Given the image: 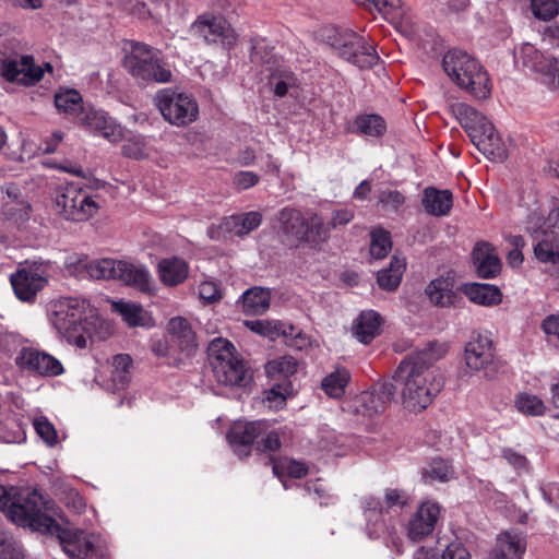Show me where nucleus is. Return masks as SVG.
Masks as SVG:
<instances>
[{
	"instance_id": "nucleus-25",
	"label": "nucleus",
	"mask_w": 559,
	"mask_h": 559,
	"mask_svg": "<svg viewBox=\"0 0 559 559\" xmlns=\"http://www.w3.org/2000/svg\"><path fill=\"white\" fill-rule=\"evenodd\" d=\"M408 504V496L404 490L388 488L384 491L383 501L369 497L365 500V509L367 520L370 522L372 518L382 515L384 510L392 508H404Z\"/></svg>"
},
{
	"instance_id": "nucleus-48",
	"label": "nucleus",
	"mask_w": 559,
	"mask_h": 559,
	"mask_svg": "<svg viewBox=\"0 0 559 559\" xmlns=\"http://www.w3.org/2000/svg\"><path fill=\"white\" fill-rule=\"evenodd\" d=\"M250 329L263 336H267L271 340L276 338L278 335H283L287 337V330L283 328V324L278 322H270V321H252L247 322Z\"/></svg>"
},
{
	"instance_id": "nucleus-54",
	"label": "nucleus",
	"mask_w": 559,
	"mask_h": 559,
	"mask_svg": "<svg viewBox=\"0 0 559 559\" xmlns=\"http://www.w3.org/2000/svg\"><path fill=\"white\" fill-rule=\"evenodd\" d=\"M122 154L127 157L142 159L147 156V148L143 140H129L122 145Z\"/></svg>"
},
{
	"instance_id": "nucleus-9",
	"label": "nucleus",
	"mask_w": 559,
	"mask_h": 559,
	"mask_svg": "<svg viewBox=\"0 0 559 559\" xmlns=\"http://www.w3.org/2000/svg\"><path fill=\"white\" fill-rule=\"evenodd\" d=\"M53 205L59 216L78 223L90 219L99 210V205L93 197L74 183L56 189Z\"/></svg>"
},
{
	"instance_id": "nucleus-17",
	"label": "nucleus",
	"mask_w": 559,
	"mask_h": 559,
	"mask_svg": "<svg viewBox=\"0 0 559 559\" xmlns=\"http://www.w3.org/2000/svg\"><path fill=\"white\" fill-rule=\"evenodd\" d=\"M80 126L99 133L110 142H118L123 138V130L115 119L104 110L86 105L75 121Z\"/></svg>"
},
{
	"instance_id": "nucleus-43",
	"label": "nucleus",
	"mask_w": 559,
	"mask_h": 559,
	"mask_svg": "<svg viewBox=\"0 0 559 559\" xmlns=\"http://www.w3.org/2000/svg\"><path fill=\"white\" fill-rule=\"evenodd\" d=\"M516 409L527 416H542L546 406L544 402L536 395L528 393H520L515 397Z\"/></svg>"
},
{
	"instance_id": "nucleus-12",
	"label": "nucleus",
	"mask_w": 559,
	"mask_h": 559,
	"mask_svg": "<svg viewBox=\"0 0 559 559\" xmlns=\"http://www.w3.org/2000/svg\"><path fill=\"white\" fill-rule=\"evenodd\" d=\"M396 386L391 381H378L354 400V412L372 417L382 414L392 402Z\"/></svg>"
},
{
	"instance_id": "nucleus-18",
	"label": "nucleus",
	"mask_w": 559,
	"mask_h": 559,
	"mask_svg": "<svg viewBox=\"0 0 559 559\" xmlns=\"http://www.w3.org/2000/svg\"><path fill=\"white\" fill-rule=\"evenodd\" d=\"M15 362L20 368L43 377H57L63 373L62 364L57 358L34 348H23Z\"/></svg>"
},
{
	"instance_id": "nucleus-23",
	"label": "nucleus",
	"mask_w": 559,
	"mask_h": 559,
	"mask_svg": "<svg viewBox=\"0 0 559 559\" xmlns=\"http://www.w3.org/2000/svg\"><path fill=\"white\" fill-rule=\"evenodd\" d=\"M472 259L477 274L481 278H493L501 271V261L489 242H477L472 252Z\"/></svg>"
},
{
	"instance_id": "nucleus-57",
	"label": "nucleus",
	"mask_w": 559,
	"mask_h": 559,
	"mask_svg": "<svg viewBox=\"0 0 559 559\" xmlns=\"http://www.w3.org/2000/svg\"><path fill=\"white\" fill-rule=\"evenodd\" d=\"M124 11H127L128 13H130L139 19H145L147 16H155V15L159 14V12L156 10V8L154 10H151L146 7V4L144 2L133 1V0H130L124 5Z\"/></svg>"
},
{
	"instance_id": "nucleus-13",
	"label": "nucleus",
	"mask_w": 559,
	"mask_h": 559,
	"mask_svg": "<svg viewBox=\"0 0 559 559\" xmlns=\"http://www.w3.org/2000/svg\"><path fill=\"white\" fill-rule=\"evenodd\" d=\"M540 216L533 212L528 216L527 231L534 240V253L538 261L543 263H559V236L549 230H544L539 225Z\"/></svg>"
},
{
	"instance_id": "nucleus-21",
	"label": "nucleus",
	"mask_w": 559,
	"mask_h": 559,
	"mask_svg": "<svg viewBox=\"0 0 559 559\" xmlns=\"http://www.w3.org/2000/svg\"><path fill=\"white\" fill-rule=\"evenodd\" d=\"M493 357L492 343L486 336L477 335L465 346V364L473 371L487 370L493 364Z\"/></svg>"
},
{
	"instance_id": "nucleus-51",
	"label": "nucleus",
	"mask_w": 559,
	"mask_h": 559,
	"mask_svg": "<svg viewBox=\"0 0 559 559\" xmlns=\"http://www.w3.org/2000/svg\"><path fill=\"white\" fill-rule=\"evenodd\" d=\"M266 371L269 374H293L297 371V360L292 356L281 357L278 359L269 361L266 365Z\"/></svg>"
},
{
	"instance_id": "nucleus-3",
	"label": "nucleus",
	"mask_w": 559,
	"mask_h": 559,
	"mask_svg": "<svg viewBox=\"0 0 559 559\" xmlns=\"http://www.w3.org/2000/svg\"><path fill=\"white\" fill-rule=\"evenodd\" d=\"M74 264L75 271L85 272L92 280H119L142 293L150 294L154 282L148 271L141 265L110 258L90 260L79 259Z\"/></svg>"
},
{
	"instance_id": "nucleus-62",
	"label": "nucleus",
	"mask_w": 559,
	"mask_h": 559,
	"mask_svg": "<svg viewBox=\"0 0 559 559\" xmlns=\"http://www.w3.org/2000/svg\"><path fill=\"white\" fill-rule=\"evenodd\" d=\"M260 178L252 171H238L234 176V183L240 189H249L259 182Z\"/></svg>"
},
{
	"instance_id": "nucleus-20",
	"label": "nucleus",
	"mask_w": 559,
	"mask_h": 559,
	"mask_svg": "<svg viewBox=\"0 0 559 559\" xmlns=\"http://www.w3.org/2000/svg\"><path fill=\"white\" fill-rule=\"evenodd\" d=\"M440 518V507L436 502L426 501L420 504L407 524V536L419 542L430 535Z\"/></svg>"
},
{
	"instance_id": "nucleus-58",
	"label": "nucleus",
	"mask_w": 559,
	"mask_h": 559,
	"mask_svg": "<svg viewBox=\"0 0 559 559\" xmlns=\"http://www.w3.org/2000/svg\"><path fill=\"white\" fill-rule=\"evenodd\" d=\"M537 216L542 217L539 225L544 227V230H549L559 236V203L550 210L546 218L540 214H537Z\"/></svg>"
},
{
	"instance_id": "nucleus-47",
	"label": "nucleus",
	"mask_w": 559,
	"mask_h": 559,
	"mask_svg": "<svg viewBox=\"0 0 559 559\" xmlns=\"http://www.w3.org/2000/svg\"><path fill=\"white\" fill-rule=\"evenodd\" d=\"M453 471L451 466L441 459L433 460L428 468H426L423 473V478L425 483L431 484L435 480L444 483L450 479Z\"/></svg>"
},
{
	"instance_id": "nucleus-14",
	"label": "nucleus",
	"mask_w": 559,
	"mask_h": 559,
	"mask_svg": "<svg viewBox=\"0 0 559 559\" xmlns=\"http://www.w3.org/2000/svg\"><path fill=\"white\" fill-rule=\"evenodd\" d=\"M1 74L9 82L33 85L39 82L44 71L31 55L5 57L0 61Z\"/></svg>"
},
{
	"instance_id": "nucleus-24",
	"label": "nucleus",
	"mask_w": 559,
	"mask_h": 559,
	"mask_svg": "<svg viewBox=\"0 0 559 559\" xmlns=\"http://www.w3.org/2000/svg\"><path fill=\"white\" fill-rule=\"evenodd\" d=\"M526 540L522 533L508 531L498 535L489 559H522Z\"/></svg>"
},
{
	"instance_id": "nucleus-52",
	"label": "nucleus",
	"mask_w": 559,
	"mask_h": 559,
	"mask_svg": "<svg viewBox=\"0 0 559 559\" xmlns=\"http://www.w3.org/2000/svg\"><path fill=\"white\" fill-rule=\"evenodd\" d=\"M34 428L38 436L50 447L57 443V432L52 424L45 417L34 420Z\"/></svg>"
},
{
	"instance_id": "nucleus-60",
	"label": "nucleus",
	"mask_w": 559,
	"mask_h": 559,
	"mask_svg": "<svg viewBox=\"0 0 559 559\" xmlns=\"http://www.w3.org/2000/svg\"><path fill=\"white\" fill-rule=\"evenodd\" d=\"M401 0H369L367 3H362L361 7L368 10H376L380 13H388L399 8Z\"/></svg>"
},
{
	"instance_id": "nucleus-39",
	"label": "nucleus",
	"mask_w": 559,
	"mask_h": 559,
	"mask_svg": "<svg viewBox=\"0 0 559 559\" xmlns=\"http://www.w3.org/2000/svg\"><path fill=\"white\" fill-rule=\"evenodd\" d=\"M330 223L325 224L318 214H312L307 219V235L302 242L319 243L325 242L330 238Z\"/></svg>"
},
{
	"instance_id": "nucleus-22",
	"label": "nucleus",
	"mask_w": 559,
	"mask_h": 559,
	"mask_svg": "<svg viewBox=\"0 0 559 559\" xmlns=\"http://www.w3.org/2000/svg\"><path fill=\"white\" fill-rule=\"evenodd\" d=\"M472 143L479 152L492 160L503 162L508 157V145L498 134L491 122L486 123L478 135H474Z\"/></svg>"
},
{
	"instance_id": "nucleus-2",
	"label": "nucleus",
	"mask_w": 559,
	"mask_h": 559,
	"mask_svg": "<svg viewBox=\"0 0 559 559\" xmlns=\"http://www.w3.org/2000/svg\"><path fill=\"white\" fill-rule=\"evenodd\" d=\"M11 516L19 526L56 536L70 558L93 559L95 546L92 538L83 532L72 533L64 530L57 521L61 518V509L53 500L34 495L26 503L13 507Z\"/></svg>"
},
{
	"instance_id": "nucleus-11",
	"label": "nucleus",
	"mask_w": 559,
	"mask_h": 559,
	"mask_svg": "<svg viewBox=\"0 0 559 559\" xmlns=\"http://www.w3.org/2000/svg\"><path fill=\"white\" fill-rule=\"evenodd\" d=\"M10 283L16 298L33 304L37 294L47 285V274L41 263H24L11 274Z\"/></svg>"
},
{
	"instance_id": "nucleus-35",
	"label": "nucleus",
	"mask_w": 559,
	"mask_h": 559,
	"mask_svg": "<svg viewBox=\"0 0 559 559\" xmlns=\"http://www.w3.org/2000/svg\"><path fill=\"white\" fill-rule=\"evenodd\" d=\"M406 269V261L404 258H400L397 255H393L390 262L389 267L383 269L378 272L377 283L378 285L389 292L395 290L401 281L403 273Z\"/></svg>"
},
{
	"instance_id": "nucleus-10",
	"label": "nucleus",
	"mask_w": 559,
	"mask_h": 559,
	"mask_svg": "<svg viewBox=\"0 0 559 559\" xmlns=\"http://www.w3.org/2000/svg\"><path fill=\"white\" fill-rule=\"evenodd\" d=\"M154 100L164 119L174 126L186 127L199 117V105L191 94L163 88Z\"/></svg>"
},
{
	"instance_id": "nucleus-27",
	"label": "nucleus",
	"mask_w": 559,
	"mask_h": 559,
	"mask_svg": "<svg viewBox=\"0 0 559 559\" xmlns=\"http://www.w3.org/2000/svg\"><path fill=\"white\" fill-rule=\"evenodd\" d=\"M421 205L429 215L445 216L452 209L453 194L448 189L427 187L423 190Z\"/></svg>"
},
{
	"instance_id": "nucleus-5",
	"label": "nucleus",
	"mask_w": 559,
	"mask_h": 559,
	"mask_svg": "<svg viewBox=\"0 0 559 559\" xmlns=\"http://www.w3.org/2000/svg\"><path fill=\"white\" fill-rule=\"evenodd\" d=\"M209 360L218 383L226 386H247L252 373L247 362L236 354L235 346L226 338L217 337L207 346Z\"/></svg>"
},
{
	"instance_id": "nucleus-50",
	"label": "nucleus",
	"mask_w": 559,
	"mask_h": 559,
	"mask_svg": "<svg viewBox=\"0 0 559 559\" xmlns=\"http://www.w3.org/2000/svg\"><path fill=\"white\" fill-rule=\"evenodd\" d=\"M34 495L39 496L41 499H46L41 493H39L36 489H34L32 492L27 495V497L19 500L13 501L11 496L8 493V490L5 487L0 486V509L5 512L7 516L15 524H17L11 516V510L15 506H22L29 501Z\"/></svg>"
},
{
	"instance_id": "nucleus-49",
	"label": "nucleus",
	"mask_w": 559,
	"mask_h": 559,
	"mask_svg": "<svg viewBox=\"0 0 559 559\" xmlns=\"http://www.w3.org/2000/svg\"><path fill=\"white\" fill-rule=\"evenodd\" d=\"M531 9L533 14L543 21L554 19L559 11L556 0H532Z\"/></svg>"
},
{
	"instance_id": "nucleus-33",
	"label": "nucleus",
	"mask_w": 559,
	"mask_h": 559,
	"mask_svg": "<svg viewBox=\"0 0 559 559\" xmlns=\"http://www.w3.org/2000/svg\"><path fill=\"white\" fill-rule=\"evenodd\" d=\"M464 294L471 301L481 306H495L501 301L499 288L489 284H466L464 286Z\"/></svg>"
},
{
	"instance_id": "nucleus-55",
	"label": "nucleus",
	"mask_w": 559,
	"mask_h": 559,
	"mask_svg": "<svg viewBox=\"0 0 559 559\" xmlns=\"http://www.w3.org/2000/svg\"><path fill=\"white\" fill-rule=\"evenodd\" d=\"M405 202V197L397 190H382L379 192V203L383 206L397 210Z\"/></svg>"
},
{
	"instance_id": "nucleus-38",
	"label": "nucleus",
	"mask_w": 559,
	"mask_h": 559,
	"mask_svg": "<svg viewBox=\"0 0 559 559\" xmlns=\"http://www.w3.org/2000/svg\"><path fill=\"white\" fill-rule=\"evenodd\" d=\"M242 308L248 314H261L270 306V293L261 287L246 290L242 296Z\"/></svg>"
},
{
	"instance_id": "nucleus-16",
	"label": "nucleus",
	"mask_w": 559,
	"mask_h": 559,
	"mask_svg": "<svg viewBox=\"0 0 559 559\" xmlns=\"http://www.w3.org/2000/svg\"><path fill=\"white\" fill-rule=\"evenodd\" d=\"M269 426L264 420L236 421L227 432V439L239 457L250 455L255 439L266 432Z\"/></svg>"
},
{
	"instance_id": "nucleus-32",
	"label": "nucleus",
	"mask_w": 559,
	"mask_h": 559,
	"mask_svg": "<svg viewBox=\"0 0 559 559\" xmlns=\"http://www.w3.org/2000/svg\"><path fill=\"white\" fill-rule=\"evenodd\" d=\"M262 223V215L252 211L245 214L231 215L225 223V229L236 236L243 237L257 229Z\"/></svg>"
},
{
	"instance_id": "nucleus-8",
	"label": "nucleus",
	"mask_w": 559,
	"mask_h": 559,
	"mask_svg": "<svg viewBox=\"0 0 559 559\" xmlns=\"http://www.w3.org/2000/svg\"><path fill=\"white\" fill-rule=\"evenodd\" d=\"M326 44L336 50L344 60L360 69L372 68L379 62V56L372 44L349 29H326Z\"/></svg>"
},
{
	"instance_id": "nucleus-36",
	"label": "nucleus",
	"mask_w": 559,
	"mask_h": 559,
	"mask_svg": "<svg viewBox=\"0 0 559 559\" xmlns=\"http://www.w3.org/2000/svg\"><path fill=\"white\" fill-rule=\"evenodd\" d=\"M112 309L129 326H146L152 320L143 307L134 302L115 301Z\"/></svg>"
},
{
	"instance_id": "nucleus-61",
	"label": "nucleus",
	"mask_w": 559,
	"mask_h": 559,
	"mask_svg": "<svg viewBox=\"0 0 559 559\" xmlns=\"http://www.w3.org/2000/svg\"><path fill=\"white\" fill-rule=\"evenodd\" d=\"M258 450L263 452H274L281 448L280 436L275 431H270L258 442Z\"/></svg>"
},
{
	"instance_id": "nucleus-59",
	"label": "nucleus",
	"mask_w": 559,
	"mask_h": 559,
	"mask_svg": "<svg viewBox=\"0 0 559 559\" xmlns=\"http://www.w3.org/2000/svg\"><path fill=\"white\" fill-rule=\"evenodd\" d=\"M199 295L204 301L211 304L222 298L221 290L213 282H203L199 286Z\"/></svg>"
},
{
	"instance_id": "nucleus-6",
	"label": "nucleus",
	"mask_w": 559,
	"mask_h": 559,
	"mask_svg": "<svg viewBox=\"0 0 559 559\" xmlns=\"http://www.w3.org/2000/svg\"><path fill=\"white\" fill-rule=\"evenodd\" d=\"M90 304L76 297H62L49 305V321L60 336L79 348L86 347L87 336L82 319Z\"/></svg>"
},
{
	"instance_id": "nucleus-64",
	"label": "nucleus",
	"mask_w": 559,
	"mask_h": 559,
	"mask_svg": "<svg viewBox=\"0 0 559 559\" xmlns=\"http://www.w3.org/2000/svg\"><path fill=\"white\" fill-rule=\"evenodd\" d=\"M502 455L515 468L523 469L526 467L527 460L522 454H520L511 449H504L502 451Z\"/></svg>"
},
{
	"instance_id": "nucleus-37",
	"label": "nucleus",
	"mask_w": 559,
	"mask_h": 559,
	"mask_svg": "<svg viewBox=\"0 0 559 559\" xmlns=\"http://www.w3.org/2000/svg\"><path fill=\"white\" fill-rule=\"evenodd\" d=\"M429 300L439 307H448L454 304L456 294L452 289L451 283L443 278H436L429 283L425 290Z\"/></svg>"
},
{
	"instance_id": "nucleus-53",
	"label": "nucleus",
	"mask_w": 559,
	"mask_h": 559,
	"mask_svg": "<svg viewBox=\"0 0 559 559\" xmlns=\"http://www.w3.org/2000/svg\"><path fill=\"white\" fill-rule=\"evenodd\" d=\"M61 500L68 509L75 513H82L85 510L86 504L83 497L74 489L63 490Z\"/></svg>"
},
{
	"instance_id": "nucleus-4",
	"label": "nucleus",
	"mask_w": 559,
	"mask_h": 559,
	"mask_svg": "<svg viewBox=\"0 0 559 559\" xmlns=\"http://www.w3.org/2000/svg\"><path fill=\"white\" fill-rule=\"evenodd\" d=\"M442 68L450 80L478 99L490 95L487 71L477 59L461 49H451L443 56Z\"/></svg>"
},
{
	"instance_id": "nucleus-28",
	"label": "nucleus",
	"mask_w": 559,
	"mask_h": 559,
	"mask_svg": "<svg viewBox=\"0 0 559 559\" xmlns=\"http://www.w3.org/2000/svg\"><path fill=\"white\" fill-rule=\"evenodd\" d=\"M157 273L163 284L166 286H176L188 277L189 266L181 258H165L158 262Z\"/></svg>"
},
{
	"instance_id": "nucleus-42",
	"label": "nucleus",
	"mask_w": 559,
	"mask_h": 559,
	"mask_svg": "<svg viewBox=\"0 0 559 559\" xmlns=\"http://www.w3.org/2000/svg\"><path fill=\"white\" fill-rule=\"evenodd\" d=\"M349 378V372L346 369H337L323 379L322 389L332 397H341L345 392Z\"/></svg>"
},
{
	"instance_id": "nucleus-1",
	"label": "nucleus",
	"mask_w": 559,
	"mask_h": 559,
	"mask_svg": "<svg viewBox=\"0 0 559 559\" xmlns=\"http://www.w3.org/2000/svg\"><path fill=\"white\" fill-rule=\"evenodd\" d=\"M447 352L444 344L433 342L400 362L394 380L404 408L418 413L432 403L443 386V378L433 369V364Z\"/></svg>"
},
{
	"instance_id": "nucleus-15",
	"label": "nucleus",
	"mask_w": 559,
	"mask_h": 559,
	"mask_svg": "<svg viewBox=\"0 0 559 559\" xmlns=\"http://www.w3.org/2000/svg\"><path fill=\"white\" fill-rule=\"evenodd\" d=\"M190 32L209 44L221 43L223 46L231 47L236 41V35L230 25L216 16H200L191 25Z\"/></svg>"
},
{
	"instance_id": "nucleus-19",
	"label": "nucleus",
	"mask_w": 559,
	"mask_h": 559,
	"mask_svg": "<svg viewBox=\"0 0 559 559\" xmlns=\"http://www.w3.org/2000/svg\"><path fill=\"white\" fill-rule=\"evenodd\" d=\"M307 219L300 210L292 206H285L276 214L278 231L284 240L292 245L300 243L306 238Z\"/></svg>"
},
{
	"instance_id": "nucleus-63",
	"label": "nucleus",
	"mask_w": 559,
	"mask_h": 559,
	"mask_svg": "<svg viewBox=\"0 0 559 559\" xmlns=\"http://www.w3.org/2000/svg\"><path fill=\"white\" fill-rule=\"evenodd\" d=\"M354 216L355 215L352 210H348V209L335 210V211H333L331 221L329 223L331 225V228L335 229L340 226H344V225H347L348 223H350L353 221Z\"/></svg>"
},
{
	"instance_id": "nucleus-46",
	"label": "nucleus",
	"mask_w": 559,
	"mask_h": 559,
	"mask_svg": "<svg viewBox=\"0 0 559 559\" xmlns=\"http://www.w3.org/2000/svg\"><path fill=\"white\" fill-rule=\"evenodd\" d=\"M355 127L365 135L378 136L384 132L385 122L378 115H366L356 118Z\"/></svg>"
},
{
	"instance_id": "nucleus-26",
	"label": "nucleus",
	"mask_w": 559,
	"mask_h": 559,
	"mask_svg": "<svg viewBox=\"0 0 559 559\" xmlns=\"http://www.w3.org/2000/svg\"><path fill=\"white\" fill-rule=\"evenodd\" d=\"M450 111L460 122L462 128L465 129L471 141L474 139V135L476 136L479 134L486 123H490L484 115L465 103L451 104Z\"/></svg>"
},
{
	"instance_id": "nucleus-40",
	"label": "nucleus",
	"mask_w": 559,
	"mask_h": 559,
	"mask_svg": "<svg viewBox=\"0 0 559 559\" xmlns=\"http://www.w3.org/2000/svg\"><path fill=\"white\" fill-rule=\"evenodd\" d=\"M132 358L128 354L116 355L112 359L111 377L118 389H123L131 379Z\"/></svg>"
},
{
	"instance_id": "nucleus-56",
	"label": "nucleus",
	"mask_w": 559,
	"mask_h": 559,
	"mask_svg": "<svg viewBox=\"0 0 559 559\" xmlns=\"http://www.w3.org/2000/svg\"><path fill=\"white\" fill-rule=\"evenodd\" d=\"M441 559H471V554L462 542L454 540L445 546Z\"/></svg>"
},
{
	"instance_id": "nucleus-45",
	"label": "nucleus",
	"mask_w": 559,
	"mask_h": 559,
	"mask_svg": "<svg viewBox=\"0 0 559 559\" xmlns=\"http://www.w3.org/2000/svg\"><path fill=\"white\" fill-rule=\"evenodd\" d=\"M371 242H370V254L374 259H382L388 255L392 248V241L390 233L382 229L377 228L370 233Z\"/></svg>"
},
{
	"instance_id": "nucleus-31",
	"label": "nucleus",
	"mask_w": 559,
	"mask_h": 559,
	"mask_svg": "<svg viewBox=\"0 0 559 559\" xmlns=\"http://www.w3.org/2000/svg\"><path fill=\"white\" fill-rule=\"evenodd\" d=\"M381 317L376 311H364L356 319L353 332L357 340L369 344L380 332Z\"/></svg>"
},
{
	"instance_id": "nucleus-7",
	"label": "nucleus",
	"mask_w": 559,
	"mask_h": 559,
	"mask_svg": "<svg viewBox=\"0 0 559 559\" xmlns=\"http://www.w3.org/2000/svg\"><path fill=\"white\" fill-rule=\"evenodd\" d=\"M123 66L138 80L168 83L173 79L171 70L159 57V51L143 43H132Z\"/></svg>"
},
{
	"instance_id": "nucleus-41",
	"label": "nucleus",
	"mask_w": 559,
	"mask_h": 559,
	"mask_svg": "<svg viewBox=\"0 0 559 559\" xmlns=\"http://www.w3.org/2000/svg\"><path fill=\"white\" fill-rule=\"evenodd\" d=\"M269 84L276 96L284 97L288 88L296 84V78L294 73L285 67H277L271 72Z\"/></svg>"
},
{
	"instance_id": "nucleus-44",
	"label": "nucleus",
	"mask_w": 559,
	"mask_h": 559,
	"mask_svg": "<svg viewBox=\"0 0 559 559\" xmlns=\"http://www.w3.org/2000/svg\"><path fill=\"white\" fill-rule=\"evenodd\" d=\"M22 544L11 533L0 531V559H24Z\"/></svg>"
},
{
	"instance_id": "nucleus-29",
	"label": "nucleus",
	"mask_w": 559,
	"mask_h": 559,
	"mask_svg": "<svg viewBox=\"0 0 559 559\" xmlns=\"http://www.w3.org/2000/svg\"><path fill=\"white\" fill-rule=\"evenodd\" d=\"M169 334L177 340L181 352L190 356L197 349L195 334L189 321L182 317H175L168 322Z\"/></svg>"
},
{
	"instance_id": "nucleus-30",
	"label": "nucleus",
	"mask_w": 559,
	"mask_h": 559,
	"mask_svg": "<svg viewBox=\"0 0 559 559\" xmlns=\"http://www.w3.org/2000/svg\"><path fill=\"white\" fill-rule=\"evenodd\" d=\"M519 61H521L526 68L546 74L552 73L555 70V63H557L555 58L544 56L538 49L528 43L521 46Z\"/></svg>"
},
{
	"instance_id": "nucleus-34",
	"label": "nucleus",
	"mask_w": 559,
	"mask_h": 559,
	"mask_svg": "<svg viewBox=\"0 0 559 559\" xmlns=\"http://www.w3.org/2000/svg\"><path fill=\"white\" fill-rule=\"evenodd\" d=\"M55 105L59 112L78 120L86 105L83 104L81 94L71 88L60 90L55 94Z\"/></svg>"
}]
</instances>
